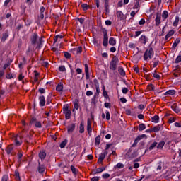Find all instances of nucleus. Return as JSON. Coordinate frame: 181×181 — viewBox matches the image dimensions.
I'll use <instances>...</instances> for the list:
<instances>
[{
	"label": "nucleus",
	"mask_w": 181,
	"mask_h": 181,
	"mask_svg": "<svg viewBox=\"0 0 181 181\" xmlns=\"http://www.w3.org/2000/svg\"><path fill=\"white\" fill-rule=\"evenodd\" d=\"M160 125H157L153 128V132H159L160 131Z\"/></svg>",
	"instance_id": "40"
},
{
	"label": "nucleus",
	"mask_w": 181,
	"mask_h": 181,
	"mask_svg": "<svg viewBox=\"0 0 181 181\" xmlns=\"http://www.w3.org/2000/svg\"><path fill=\"white\" fill-rule=\"evenodd\" d=\"M175 127H176V128H181V122H175L174 124Z\"/></svg>",
	"instance_id": "63"
},
{
	"label": "nucleus",
	"mask_w": 181,
	"mask_h": 181,
	"mask_svg": "<svg viewBox=\"0 0 181 181\" xmlns=\"http://www.w3.org/2000/svg\"><path fill=\"white\" fill-rule=\"evenodd\" d=\"M163 146H165V141H160L157 145V149L162 150L163 149Z\"/></svg>",
	"instance_id": "29"
},
{
	"label": "nucleus",
	"mask_w": 181,
	"mask_h": 181,
	"mask_svg": "<svg viewBox=\"0 0 181 181\" xmlns=\"http://www.w3.org/2000/svg\"><path fill=\"white\" fill-rule=\"evenodd\" d=\"M154 54H155V52L153 51V48L149 47L144 52V60L145 61L151 60Z\"/></svg>",
	"instance_id": "2"
},
{
	"label": "nucleus",
	"mask_w": 181,
	"mask_h": 181,
	"mask_svg": "<svg viewBox=\"0 0 181 181\" xmlns=\"http://www.w3.org/2000/svg\"><path fill=\"white\" fill-rule=\"evenodd\" d=\"M15 148V145L11 144L7 146L6 148V152L7 155H11L12 156V151H13V148Z\"/></svg>",
	"instance_id": "12"
},
{
	"label": "nucleus",
	"mask_w": 181,
	"mask_h": 181,
	"mask_svg": "<svg viewBox=\"0 0 181 181\" xmlns=\"http://www.w3.org/2000/svg\"><path fill=\"white\" fill-rule=\"evenodd\" d=\"M177 119L176 117H170L168 122V124H173Z\"/></svg>",
	"instance_id": "44"
},
{
	"label": "nucleus",
	"mask_w": 181,
	"mask_h": 181,
	"mask_svg": "<svg viewBox=\"0 0 181 181\" xmlns=\"http://www.w3.org/2000/svg\"><path fill=\"white\" fill-rule=\"evenodd\" d=\"M118 71L120 76H122V77H125V70H124V68H122V66L119 67Z\"/></svg>",
	"instance_id": "27"
},
{
	"label": "nucleus",
	"mask_w": 181,
	"mask_h": 181,
	"mask_svg": "<svg viewBox=\"0 0 181 181\" xmlns=\"http://www.w3.org/2000/svg\"><path fill=\"white\" fill-rule=\"evenodd\" d=\"M123 94H128V91H129V90H128L127 88H123L122 90Z\"/></svg>",
	"instance_id": "60"
},
{
	"label": "nucleus",
	"mask_w": 181,
	"mask_h": 181,
	"mask_svg": "<svg viewBox=\"0 0 181 181\" xmlns=\"http://www.w3.org/2000/svg\"><path fill=\"white\" fill-rule=\"evenodd\" d=\"M100 141H101V136L100 135L97 136L95 139V145H100Z\"/></svg>",
	"instance_id": "35"
},
{
	"label": "nucleus",
	"mask_w": 181,
	"mask_h": 181,
	"mask_svg": "<svg viewBox=\"0 0 181 181\" xmlns=\"http://www.w3.org/2000/svg\"><path fill=\"white\" fill-rule=\"evenodd\" d=\"M151 122H154L155 124H158L159 122V116L155 115L151 118Z\"/></svg>",
	"instance_id": "25"
},
{
	"label": "nucleus",
	"mask_w": 181,
	"mask_h": 181,
	"mask_svg": "<svg viewBox=\"0 0 181 181\" xmlns=\"http://www.w3.org/2000/svg\"><path fill=\"white\" fill-rule=\"evenodd\" d=\"M67 142H69V140L67 139H64L63 141H62V143L59 145L60 148L62 149H63V148H66V146L67 145Z\"/></svg>",
	"instance_id": "28"
},
{
	"label": "nucleus",
	"mask_w": 181,
	"mask_h": 181,
	"mask_svg": "<svg viewBox=\"0 0 181 181\" xmlns=\"http://www.w3.org/2000/svg\"><path fill=\"white\" fill-rule=\"evenodd\" d=\"M147 89L148 91H153L155 90V86L153 84L148 85Z\"/></svg>",
	"instance_id": "42"
},
{
	"label": "nucleus",
	"mask_w": 181,
	"mask_h": 181,
	"mask_svg": "<svg viewBox=\"0 0 181 181\" xmlns=\"http://www.w3.org/2000/svg\"><path fill=\"white\" fill-rule=\"evenodd\" d=\"M97 99V97L93 96V98L91 100V103L93 104V105H94L95 107V105H97V100H95Z\"/></svg>",
	"instance_id": "47"
},
{
	"label": "nucleus",
	"mask_w": 181,
	"mask_h": 181,
	"mask_svg": "<svg viewBox=\"0 0 181 181\" xmlns=\"http://www.w3.org/2000/svg\"><path fill=\"white\" fill-rule=\"evenodd\" d=\"M107 155L108 151H105L103 153H101L98 160V163H101V165H103V161L105 159V156Z\"/></svg>",
	"instance_id": "7"
},
{
	"label": "nucleus",
	"mask_w": 181,
	"mask_h": 181,
	"mask_svg": "<svg viewBox=\"0 0 181 181\" xmlns=\"http://www.w3.org/2000/svg\"><path fill=\"white\" fill-rule=\"evenodd\" d=\"M87 132L90 136H91V134L93 132V129L91 128V122L90 121V119H88L87 120Z\"/></svg>",
	"instance_id": "11"
},
{
	"label": "nucleus",
	"mask_w": 181,
	"mask_h": 181,
	"mask_svg": "<svg viewBox=\"0 0 181 181\" xmlns=\"http://www.w3.org/2000/svg\"><path fill=\"white\" fill-rule=\"evenodd\" d=\"M45 6H42L40 8V15L38 16V20L37 21V23L38 25H42V21H43V19H45V14L44 12H45Z\"/></svg>",
	"instance_id": "6"
},
{
	"label": "nucleus",
	"mask_w": 181,
	"mask_h": 181,
	"mask_svg": "<svg viewBox=\"0 0 181 181\" xmlns=\"http://www.w3.org/2000/svg\"><path fill=\"white\" fill-rule=\"evenodd\" d=\"M104 170H105V167L98 168L95 173L97 175L98 173H101V172H104Z\"/></svg>",
	"instance_id": "39"
},
{
	"label": "nucleus",
	"mask_w": 181,
	"mask_h": 181,
	"mask_svg": "<svg viewBox=\"0 0 181 181\" xmlns=\"http://www.w3.org/2000/svg\"><path fill=\"white\" fill-rule=\"evenodd\" d=\"M139 8V1H136L133 7V9H138Z\"/></svg>",
	"instance_id": "61"
},
{
	"label": "nucleus",
	"mask_w": 181,
	"mask_h": 181,
	"mask_svg": "<svg viewBox=\"0 0 181 181\" xmlns=\"http://www.w3.org/2000/svg\"><path fill=\"white\" fill-rule=\"evenodd\" d=\"M85 74L86 76H88V64H85Z\"/></svg>",
	"instance_id": "55"
},
{
	"label": "nucleus",
	"mask_w": 181,
	"mask_h": 181,
	"mask_svg": "<svg viewBox=\"0 0 181 181\" xmlns=\"http://www.w3.org/2000/svg\"><path fill=\"white\" fill-rule=\"evenodd\" d=\"M58 69L59 71H62V72L66 71V66H64V65H62L59 66Z\"/></svg>",
	"instance_id": "56"
},
{
	"label": "nucleus",
	"mask_w": 181,
	"mask_h": 181,
	"mask_svg": "<svg viewBox=\"0 0 181 181\" xmlns=\"http://www.w3.org/2000/svg\"><path fill=\"white\" fill-rule=\"evenodd\" d=\"M179 43H180V38H177L173 44V49H176Z\"/></svg>",
	"instance_id": "32"
},
{
	"label": "nucleus",
	"mask_w": 181,
	"mask_h": 181,
	"mask_svg": "<svg viewBox=\"0 0 181 181\" xmlns=\"http://www.w3.org/2000/svg\"><path fill=\"white\" fill-rule=\"evenodd\" d=\"M143 138H146V134H142L140 135L139 136H137L134 142L133 143V144L132 145V146L134 148L135 146H136V145H138V142H139V141H141V139H142Z\"/></svg>",
	"instance_id": "9"
},
{
	"label": "nucleus",
	"mask_w": 181,
	"mask_h": 181,
	"mask_svg": "<svg viewBox=\"0 0 181 181\" xmlns=\"http://www.w3.org/2000/svg\"><path fill=\"white\" fill-rule=\"evenodd\" d=\"M15 177L17 180H21V176L19 175V171H15Z\"/></svg>",
	"instance_id": "51"
},
{
	"label": "nucleus",
	"mask_w": 181,
	"mask_h": 181,
	"mask_svg": "<svg viewBox=\"0 0 181 181\" xmlns=\"http://www.w3.org/2000/svg\"><path fill=\"white\" fill-rule=\"evenodd\" d=\"M38 92L40 93V94H45V93H46V89L43 88H40L38 89Z\"/></svg>",
	"instance_id": "57"
},
{
	"label": "nucleus",
	"mask_w": 181,
	"mask_h": 181,
	"mask_svg": "<svg viewBox=\"0 0 181 181\" xmlns=\"http://www.w3.org/2000/svg\"><path fill=\"white\" fill-rule=\"evenodd\" d=\"M109 45H110V46H115V45H117V41L115 40V38L110 37Z\"/></svg>",
	"instance_id": "23"
},
{
	"label": "nucleus",
	"mask_w": 181,
	"mask_h": 181,
	"mask_svg": "<svg viewBox=\"0 0 181 181\" xmlns=\"http://www.w3.org/2000/svg\"><path fill=\"white\" fill-rule=\"evenodd\" d=\"M175 94H176V90H169L164 93V95H175Z\"/></svg>",
	"instance_id": "22"
},
{
	"label": "nucleus",
	"mask_w": 181,
	"mask_h": 181,
	"mask_svg": "<svg viewBox=\"0 0 181 181\" xmlns=\"http://www.w3.org/2000/svg\"><path fill=\"white\" fill-rule=\"evenodd\" d=\"M117 16V21H124V13L121 11H118L116 13Z\"/></svg>",
	"instance_id": "18"
},
{
	"label": "nucleus",
	"mask_w": 181,
	"mask_h": 181,
	"mask_svg": "<svg viewBox=\"0 0 181 181\" xmlns=\"http://www.w3.org/2000/svg\"><path fill=\"white\" fill-rule=\"evenodd\" d=\"M103 45L105 46V47H107V46H108V31L104 29L103 30Z\"/></svg>",
	"instance_id": "4"
},
{
	"label": "nucleus",
	"mask_w": 181,
	"mask_h": 181,
	"mask_svg": "<svg viewBox=\"0 0 181 181\" xmlns=\"http://www.w3.org/2000/svg\"><path fill=\"white\" fill-rule=\"evenodd\" d=\"M71 170L74 175H77V170L76 169V167L74 165L71 166Z\"/></svg>",
	"instance_id": "48"
},
{
	"label": "nucleus",
	"mask_w": 181,
	"mask_h": 181,
	"mask_svg": "<svg viewBox=\"0 0 181 181\" xmlns=\"http://www.w3.org/2000/svg\"><path fill=\"white\" fill-rule=\"evenodd\" d=\"M139 40L142 45H146V42H148V37H146L145 35H141Z\"/></svg>",
	"instance_id": "17"
},
{
	"label": "nucleus",
	"mask_w": 181,
	"mask_h": 181,
	"mask_svg": "<svg viewBox=\"0 0 181 181\" xmlns=\"http://www.w3.org/2000/svg\"><path fill=\"white\" fill-rule=\"evenodd\" d=\"M43 43H45V40L42 38H39V35L34 33L31 36V45L35 49H42V46H43Z\"/></svg>",
	"instance_id": "1"
},
{
	"label": "nucleus",
	"mask_w": 181,
	"mask_h": 181,
	"mask_svg": "<svg viewBox=\"0 0 181 181\" xmlns=\"http://www.w3.org/2000/svg\"><path fill=\"white\" fill-rule=\"evenodd\" d=\"M7 80H12V78H16V74L9 72L6 74Z\"/></svg>",
	"instance_id": "20"
},
{
	"label": "nucleus",
	"mask_w": 181,
	"mask_h": 181,
	"mask_svg": "<svg viewBox=\"0 0 181 181\" xmlns=\"http://www.w3.org/2000/svg\"><path fill=\"white\" fill-rule=\"evenodd\" d=\"M180 62H181V55H179V56L177 57V58L175 61V63L177 64V63H180Z\"/></svg>",
	"instance_id": "58"
},
{
	"label": "nucleus",
	"mask_w": 181,
	"mask_h": 181,
	"mask_svg": "<svg viewBox=\"0 0 181 181\" xmlns=\"http://www.w3.org/2000/svg\"><path fill=\"white\" fill-rule=\"evenodd\" d=\"M93 83L95 88L100 87V83H98V81L97 79H94Z\"/></svg>",
	"instance_id": "54"
},
{
	"label": "nucleus",
	"mask_w": 181,
	"mask_h": 181,
	"mask_svg": "<svg viewBox=\"0 0 181 181\" xmlns=\"http://www.w3.org/2000/svg\"><path fill=\"white\" fill-rule=\"evenodd\" d=\"M144 129H146V126L145 125V124H140L139 125V131H144Z\"/></svg>",
	"instance_id": "38"
},
{
	"label": "nucleus",
	"mask_w": 181,
	"mask_h": 181,
	"mask_svg": "<svg viewBox=\"0 0 181 181\" xmlns=\"http://www.w3.org/2000/svg\"><path fill=\"white\" fill-rule=\"evenodd\" d=\"M100 180V178L98 177H93L90 179V181H98Z\"/></svg>",
	"instance_id": "64"
},
{
	"label": "nucleus",
	"mask_w": 181,
	"mask_h": 181,
	"mask_svg": "<svg viewBox=\"0 0 181 181\" xmlns=\"http://www.w3.org/2000/svg\"><path fill=\"white\" fill-rule=\"evenodd\" d=\"M175 35V30H170L165 37V40L168 41Z\"/></svg>",
	"instance_id": "13"
},
{
	"label": "nucleus",
	"mask_w": 181,
	"mask_h": 181,
	"mask_svg": "<svg viewBox=\"0 0 181 181\" xmlns=\"http://www.w3.org/2000/svg\"><path fill=\"white\" fill-rule=\"evenodd\" d=\"M168 16H169V13L167 11H164L162 13L163 21L168 19Z\"/></svg>",
	"instance_id": "30"
},
{
	"label": "nucleus",
	"mask_w": 181,
	"mask_h": 181,
	"mask_svg": "<svg viewBox=\"0 0 181 181\" xmlns=\"http://www.w3.org/2000/svg\"><path fill=\"white\" fill-rule=\"evenodd\" d=\"M118 63H119V60L118 59V58L117 57H113L109 65V68L110 69V70H112V71H115V70H117Z\"/></svg>",
	"instance_id": "3"
},
{
	"label": "nucleus",
	"mask_w": 181,
	"mask_h": 181,
	"mask_svg": "<svg viewBox=\"0 0 181 181\" xmlns=\"http://www.w3.org/2000/svg\"><path fill=\"white\" fill-rule=\"evenodd\" d=\"M1 181H9V175H4L1 177Z\"/></svg>",
	"instance_id": "43"
},
{
	"label": "nucleus",
	"mask_w": 181,
	"mask_h": 181,
	"mask_svg": "<svg viewBox=\"0 0 181 181\" xmlns=\"http://www.w3.org/2000/svg\"><path fill=\"white\" fill-rule=\"evenodd\" d=\"M46 170V168L44 165H40V162H39L38 172L39 173H43Z\"/></svg>",
	"instance_id": "21"
},
{
	"label": "nucleus",
	"mask_w": 181,
	"mask_h": 181,
	"mask_svg": "<svg viewBox=\"0 0 181 181\" xmlns=\"http://www.w3.org/2000/svg\"><path fill=\"white\" fill-rule=\"evenodd\" d=\"M80 134H84V123L81 122L79 126Z\"/></svg>",
	"instance_id": "34"
},
{
	"label": "nucleus",
	"mask_w": 181,
	"mask_h": 181,
	"mask_svg": "<svg viewBox=\"0 0 181 181\" xmlns=\"http://www.w3.org/2000/svg\"><path fill=\"white\" fill-rule=\"evenodd\" d=\"M171 108L173 111L175 112L176 114H179L180 112V109L177 106V103H174L172 106Z\"/></svg>",
	"instance_id": "15"
},
{
	"label": "nucleus",
	"mask_w": 181,
	"mask_h": 181,
	"mask_svg": "<svg viewBox=\"0 0 181 181\" xmlns=\"http://www.w3.org/2000/svg\"><path fill=\"white\" fill-rule=\"evenodd\" d=\"M104 106L105 108H111V103H105Z\"/></svg>",
	"instance_id": "62"
},
{
	"label": "nucleus",
	"mask_w": 181,
	"mask_h": 181,
	"mask_svg": "<svg viewBox=\"0 0 181 181\" xmlns=\"http://www.w3.org/2000/svg\"><path fill=\"white\" fill-rule=\"evenodd\" d=\"M153 77H154V78H157V80L160 78V76L156 73V71H154V73H153Z\"/></svg>",
	"instance_id": "46"
},
{
	"label": "nucleus",
	"mask_w": 181,
	"mask_h": 181,
	"mask_svg": "<svg viewBox=\"0 0 181 181\" xmlns=\"http://www.w3.org/2000/svg\"><path fill=\"white\" fill-rule=\"evenodd\" d=\"M180 21V18H179V16H176L175 19L173 23V25L175 27L179 25Z\"/></svg>",
	"instance_id": "24"
},
{
	"label": "nucleus",
	"mask_w": 181,
	"mask_h": 181,
	"mask_svg": "<svg viewBox=\"0 0 181 181\" xmlns=\"http://www.w3.org/2000/svg\"><path fill=\"white\" fill-rule=\"evenodd\" d=\"M161 18H162V14L159 12H157L156 19H155L156 26H159V25H160Z\"/></svg>",
	"instance_id": "10"
},
{
	"label": "nucleus",
	"mask_w": 181,
	"mask_h": 181,
	"mask_svg": "<svg viewBox=\"0 0 181 181\" xmlns=\"http://www.w3.org/2000/svg\"><path fill=\"white\" fill-rule=\"evenodd\" d=\"M57 91L62 93L63 91V83H59L56 87Z\"/></svg>",
	"instance_id": "26"
},
{
	"label": "nucleus",
	"mask_w": 181,
	"mask_h": 181,
	"mask_svg": "<svg viewBox=\"0 0 181 181\" xmlns=\"http://www.w3.org/2000/svg\"><path fill=\"white\" fill-rule=\"evenodd\" d=\"M39 80V72L37 71H34V81L37 83Z\"/></svg>",
	"instance_id": "31"
},
{
	"label": "nucleus",
	"mask_w": 181,
	"mask_h": 181,
	"mask_svg": "<svg viewBox=\"0 0 181 181\" xmlns=\"http://www.w3.org/2000/svg\"><path fill=\"white\" fill-rule=\"evenodd\" d=\"M78 104H79L78 100H76L75 102L74 103V110H78V107H79Z\"/></svg>",
	"instance_id": "41"
},
{
	"label": "nucleus",
	"mask_w": 181,
	"mask_h": 181,
	"mask_svg": "<svg viewBox=\"0 0 181 181\" xmlns=\"http://www.w3.org/2000/svg\"><path fill=\"white\" fill-rule=\"evenodd\" d=\"M116 168H117V169H122V168H125V165L123 163H118L116 165Z\"/></svg>",
	"instance_id": "45"
},
{
	"label": "nucleus",
	"mask_w": 181,
	"mask_h": 181,
	"mask_svg": "<svg viewBox=\"0 0 181 181\" xmlns=\"http://www.w3.org/2000/svg\"><path fill=\"white\" fill-rule=\"evenodd\" d=\"M64 55L66 59H70L71 57V54L67 52H64Z\"/></svg>",
	"instance_id": "52"
},
{
	"label": "nucleus",
	"mask_w": 181,
	"mask_h": 181,
	"mask_svg": "<svg viewBox=\"0 0 181 181\" xmlns=\"http://www.w3.org/2000/svg\"><path fill=\"white\" fill-rule=\"evenodd\" d=\"M4 95H5V90L1 89V90H0V99L4 98L5 96H4Z\"/></svg>",
	"instance_id": "50"
},
{
	"label": "nucleus",
	"mask_w": 181,
	"mask_h": 181,
	"mask_svg": "<svg viewBox=\"0 0 181 181\" xmlns=\"http://www.w3.org/2000/svg\"><path fill=\"white\" fill-rule=\"evenodd\" d=\"M96 88V92L94 94V97H98L100 95V87L95 88Z\"/></svg>",
	"instance_id": "53"
},
{
	"label": "nucleus",
	"mask_w": 181,
	"mask_h": 181,
	"mask_svg": "<svg viewBox=\"0 0 181 181\" xmlns=\"http://www.w3.org/2000/svg\"><path fill=\"white\" fill-rule=\"evenodd\" d=\"M70 111V110H69V105H64L63 107V112H67Z\"/></svg>",
	"instance_id": "49"
},
{
	"label": "nucleus",
	"mask_w": 181,
	"mask_h": 181,
	"mask_svg": "<svg viewBox=\"0 0 181 181\" xmlns=\"http://www.w3.org/2000/svg\"><path fill=\"white\" fill-rule=\"evenodd\" d=\"M36 128H42V123L40 122H35Z\"/></svg>",
	"instance_id": "59"
},
{
	"label": "nucleus",
	"mask_w": 181,
	"mask_h": 181,
	"mask_svg": "<svg viewBox=\"0 0 181 181\" xmlns=\"http://www.w3.org/2000/svg\"><path fill=\"white\" fill-rule=\"evenodd\" d=\"M39 158L41 159V160H44V159L46 158V151L45 150H41L39 153Z\"/></svg>",
	"instance_id": "16"
},
{
	"label": "nucleus",
	"mask_w": 181,
	"mask_h": 181,
	"mask_svg": "<svg viewBox=\"0 0 181 181\" xmlns=\"http://www.w3.org/2000/svg\"><path fill=\"white\" fill-rule=\"evenodd\" d=\"M63 37H64L63 35H57L54 39V43H56V42H57V40H60V39H63Z\"/></svg>",
	"instance_id": "33"
},
{
	"label": "nucleus",
	"mask_w": 181,
	"mask_h": 181,
	"mask_svg": "<svg viewBox=\"0 0 181 181\" xmlns=\"http://www.w3.org/2000/svg\"><path fill=\"white\" fill-rule=\"evenodd\" d=\"M65 115L66 119H70V117H71V111L65 112L64 113Z\"/></svg>",
	"instance_id": "37"
},
{
	"label": "nucleus",
	"mask_w": 181,
	"mask_h": 181,
	"mask_svg": "<svg viewBox=\"0 0 181 181\" xmlns=\"http://www.w3.org/2000/svg\"><path fill=\"white\" fill-rule=\"evenodd\" d=\"M9 30H6L2 34L1 36L0 37L1 42V43H5L6 40L9 38Z\"/></svg>",
	"instance_id": "5"
},
{
	"label": "nucleus",
	"mask_w": 181,
	"mask_h": 181,
	"mask_svg": "<svg viewBox=\"0 0 181 181\" xmlns=\"http://www.w3.org/2000/svg\"><path fill=\"white\" fill-rule=\"evenodd\" d=\"M38 100L40 107H45V105H46V98H45V95H40Z\"/></svg>",
	"instance_id": "8"
},
{
	"label": "nucleus",
	"mask_w": 181,
	"mask_h": 181,
	"mask_svg": "<svg viewBox=\"0 0 181 181\" xmlns=\"http://www.w3.org/2000/svg\"><path fill=\"white\" fill-rule=\"evenodd\" d=\"M156 146H158V142L154 141L151 144V145L149 146L148 149L149 151H152V149H153L154 148H156Z\"/></svg>",
	"instance_id": "36"
},
{
	"label": "nucleus",
	"mask_w": 181,
	"mask_h": 181,
	"mask_svg": "<svg viewBox=\"0 0 181 181\" xmlns=\"http://www.w3.org/2000/svg\"><path fill=\"white\" fill-rule=\"evenodd\" d=\"M14 144L16 146H21L22 145V141L20 136H16L14 139Z\"/></svg>",
	"instance_id": "14"
},
{
	"label": "nucleus",
	"mask_w": 181,
	"mask_h": 181,
	"mask_svg": "<svg viewBox=\"0 0 181 181\" xmlns=\"http://www.w3.org/2000/svg\"><path fill=\"white\" fill-rule=\"evenodd\" d=\"M76 129V124H72L67 127L68 134H72L73 131Z\"/></svg>",
	"instance_id": "19"
}]
</instances>
